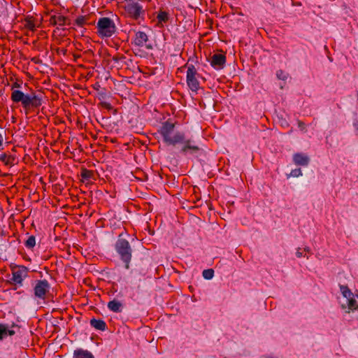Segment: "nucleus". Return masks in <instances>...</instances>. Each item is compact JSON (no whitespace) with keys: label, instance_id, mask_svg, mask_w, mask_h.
Segmentation results:
<instances>
[{"label":"nucleus","instance_id":"2eb2a0df","mask_svg":"<svg viewBox=\"0 0 358 358\" xmlns=\"http://www.w3.org/2000/svg\"><path fill=\"white\" fill-rule=\"evenodd\" d=\"M74 358H94L92 354L87 350H77L74 352Z\"/></svg>","mask_w":358,"mask_h":358},{"label":"nucleus","instance_id":"dca6fc26","mask_svg":"<svg viewBox=\"0 0 358 358\" xmlns=\"http://www.w3.org/2000/svg\"><path fill=\"white\" fill-rule=\"evenodd\" d=\"M90 324L93 327L99 330H104L106 328V323L101 320L92 319Z\"/></svg>","mask_w":358,"mask_h":358},{"label":"nucleus","instance_id":"1a4fd4ad","mask_svg":"<svg viewBox=\"0 0 358 358\" xmlns=\"http://www.w3.org/2000/svg\"><path fill=\"white\" fill-rule=\"evenodd\" d=\"M197 71L194 65L191 64L187 66L186 80L189 88L196 92L199 89V82L197 78Z\"/></svg>","mask_w":358,"mask_h":358},{"label":"nucleus","instance_id":"cd10ccee","mask_svg":"<svg viewBox=\"0 0 358 358\" xmlns=\"http://www.w3.org/2000/svg\"><path fill=\"white\" fill-rule=\"evenodd\" d=\"M3 136L0 134V147L3 145Z\"/></svg>","mask_w":358,"mask_h":358},{"label":"nucleus","instance_id":"6ab92c4d","mask_svg":"<svg viewBox=\"0 0 358 358\" xmlns=\"http://www.w3.org/2000/svg\"><path fill=\"white\" fill-rule=\"evenodd\" d=\"M276 76L278 79L285 81L288 78L289 74L282 70H278L276 71Z\"/></svg>","mask_w":358,"mask_h":358},{"label":"nucleus","instance_id":"a878e982","mask_svg":"<svg viewBox=\"0 0 358 358\" xmlns=\"http://www.w3.org/2000/svg\"><path fill=\"white\" fill-rule=\"evenodd\" d=\"M56 16L57 15H53L50 17V22L53 24H56Z\"/></svg>","mask_w":358,"mask_h":358},{"label":"nucleus","instance_id":"f8f14e48","mask_svg":"<svg viewBox=\"0 0 358 358\" xmlns=\"http://www.w3.org/2000/svg\"><path fill=\"white\" fill-rule=\"evenodd\" d=\"M293 162L297 166H306L310 162V158L304 153H296L293 155Z\"/></svg>","mask_w":358,"mask_h":358},{"label":"nucleus","instance_id":"aec40b11","mask_svg":"<svg viewBox=\"0 0 358 358\" xmlns=\"http://www.w3.org/2000/svg\"><path fill=\"white\" fill-rule=\"evenodd\" d=\"M36 245V238L34 236H31L25 242V246L28 248H32Z\"/></svg>","mask_w":358,"mask_h":358},{"label":"nucleus","instance_id":"ddd939ff","mask_svg":"<svg viewBox=\"0 0 358 358\" xmlns=\"http://www.w3.org/2000/svg\"><path fill=\"white\" fill-rule=\"evenodd\" d=\"M108 308L113 312L120 313L122 310V303L115 299H113L108 303Z\"/></svg>","mask_w":358,"mask_h":358},{"label":"nucleus","instance_id":"4be33fe9","mask_svg":"<svg viewBox=\"0 0 358 358\" xmlns=\"http://www.w3.org/2000/svg\"><path fill=\"white\" fill-rule=\"evenodd\" d=\"M92 172L87 169H84L81 172V176L83 178V180L85 181L89 180L92 178Z\"/></svg>","mask_w":358,"mask_h":358},{"label":"nucleus","instance_id":"9d476101","mask_svg":"<svg viewBox=\"0 0 358 358\" xmlns=\"http://www.w3.org/2000/svg\"><path fill=\"white\" fill-rule=\"evenodd\" d=\"M148 37L145 32L138 31L135 34L134 43L136 45L139 47L145 46L147 49L150 50L152 46L150 44H147Z\"/></svg>","mask_w":358,"mask_h":358},{"label":"nucleus","instance_id":"5701e85b","mask_svg":"<svg viewBox=\"0 0 358 358\" xmlns=\"http://www.w3.org/2000/svg\"><path fill=\"white\" fill-rule=\"evenodd\" d=\"M301 176H302V171H301V169H295L291 171L289 177L292 176V177L297 178Z\"/></svg>","mask_w":358,"mask_h":358},{"label":"nucleus","instance_id":"7ed1b4c3","mask_svg":"<svg viewBox=\"0 0 358 358\" xmlns=\"http://www.w3.org/2000/svg\"><path fill=\"white\" fill-rule=\"evenodd\" d=\"M342 298L339 299V304L342 310L346 313L358 310V301L353 292L345 285H340Z\"/></svg>","mask_w":358,"mask_h":358},{"label":"nucleus","instance_id":"0eeeda50","mask_svg":"<svg viewBox=\"0 0 358 358\" xmlns=\"http://www.w3.org/2000/svg\"><path fill=\"white\" fill-rule=\"evenodd\" d=\"M50 289V285L46 280H36L33 289L35 299L44 300Z\"/></svg>","mask_w":358,"mask_h":358},{"label":"nucleus","instance_id":"412c9836","mask_svg":"<svg viewBox=\"0 0 358 358\" xmlns=\"http://www.w3.org/2000/svg\"><path fill=\"white\" fill-rule=\"evenodd\" d=\"M203 277L206 280H210L214 276V271L213 269H206L203 271Z\"/></svg>","mask_w":358,"mask_h":358},{"label":"nucleus","instance_id":"f3484780","mask_svg":"<svg viewBox=\"0 0 358 358\" xmlns=\"http://www.w3.org/2000/svg\"><path fill=\"white\" fill-rule=\"evenodd\" d=\"M168 19V13L165 11H160L157 15V20L159 23L166 22Z\"/></svg>","mask_w":358,"mask_h":358},{"label":"nucleus","instance_id":"20e7f679","mask_svg":"<svg viewBox=\"0 0 358 358\" xmlns=\"http://www.w3.org/2000/svg\"><path fill=\"white\" fill-rule=\"evenodd\" d=\"M115 249L124 262L125 268L129 269L132 257V249L129 241L123 237L122 234L119 235L115 245Z\"/></svg>","mask_w":358,"mask_h":358},{"label":"nucleus","instance_id":"393cba45","mask_svg":"<svg viewBox=\"0 0 358 358\" xmlns=\"http://www.w3.org/2000/svg\"><path fill=\"white\" fill-rule=\"evenodd\" d=\"M296 255L297 257L300 258L301 257H303V252L300 250V249H298L296 252Z\"/></svg>","mask_w":358,"mask_h":358},{"label":"nucleus","instance_id":"f03ea898","mask_svg":"<svg viewBox=\"0 0 358 358\" xmlns=\"http://www.w3.org/2000/svg\"><path fill=\"white\" fill-rule=\"evenodd\" d=\"M11 100L15 103L20 102L24 108H38L42 104L41 94L31 92L25 94L22 91L12 89Z\"/></svg>","mask_w":358,"mask_h":358},{"label":"nucleus","instance_id":"6e6552de","mask_svg":"<svg viewBox=\"0 0 358 358\" xmlns=\"http://www.w3.org/2000/svg\"><path fill=\"white\" fill-rule=\"evenodd\" d=\"M124 7L127 13L134 19H138L144 13L142 5L135 0L127 1Z\"/></svg>","mask_w":358,"mask_h":358},{"label":"nucleus","instance_id":"b1692460","mask_svg":"<svg viewBox=\"0 0 358 358\" xmlns=\"http://www.w3.org/2000/svg\"><path fill=\"white\" fill-rule=\"evenodd\" d=\"M86 22V17L84 16H79L76 20V24L79 26L82 27Z\"/></svg>","mask_w":358,"mask_h":358},{"label":"nucleus","instance_id":"4468645a","mask_svg":"<svg viewBox=\"0 0 358 358\" xmlns=\"http://www.w3.org/2000/svg\"><path fill=\"white\" fill-rule=\"evenodd\" d=\"M15 334V331L13 330H10L8 329L7 325L0 324V339L2 340L8 335L13 336Z\"/></svg>","mask_w":358,"mask_h":358},{"label":"nucleus","instance_id":"9b49d317","mask_svg":"<svg viewBox=\"0 0 358 358\" xmlns=\"http://www.w3.org/2000/svg\"><path fill=\"white\" fill-rule=\"evenodd\" d=\"M225 62L226 57L222 54H214L210 59L211 66L217 70L223 69Z\"/></svg>","mask_w":358,"mask_h":358},{"label":"nucleus","instance_id":"f257e3e1","mask_svg":"<svg viewBox=\"0 0 358 358\" xmlns=\"http://www.w3.org/2000/svg\"><path fill=\"white\" fill-rule=\"evenodd\" d=\"M173 129L174 124L173 123L166 122L162 124L160 129V134L165 143L173 145L177 143L182 144L183 146L181 151L184 153L194 154L199 151V147L195 145L191 140H186L183 133H174Z\"/></svg>","mask_w":358,"mask_h":358},{"label":"nucleus","instance_id":"39448f33","mask_svg":"<svg viewBox=\"0 0 358 358\" xmlns=\"http://www.w3.org/2000/svg\"><path fill=\"white\" fill-rule=\"evenodd\" d=\"M98 32L103 37H110L115 31V26L108 17H101L97 22Z\"/></svg>","mask_w":358,"mask_h":358},{"label":"nucleus","instance_id":"c85d7f7f","mask_svg":"<svg viewBox=\"0 0 358 358\" xmlns=\"http://www.w3.org/2000/svg\"><path fill=\"white\" fill-rule=\"evenodd\" d=\"M19 85L17 83H15L14 87H18Z\"/></svg>","mask_w":358,"mask_h":358},{"label":"nucleus","instance_id":"bb28decb","mask_svg":"<svg viewBox=\"0 0 358 358\" xmlns=\"http://www.w3.org/2000/svg\"><path fill=\"white\" fill-rule=\"evenodd\" d=\"M299 127L303 130L305 129V124L302 122H299Z\"/></svg>","mask_w":358,"mask_h":358},{"label":"nucleus","instance_id":"423d86ee","mask_svg":"<svg viewBox=\"0 0 358 358\" xmlns=\"http://www.w3.org/2000/svg\"><path fill=\"white\" fill-rule=\"evenodd\" d=\"M28 276V269L25 266H17L12 271L10 283L15 286V289L22 286L24 280Z\"/></svg>","mask_w":358,"mask_h":358},{"label":"nucleus","instance_id":"a211bd4d","mask_svg":"<svg viewBox=\"0 0 358 358\" xmlns=\"http://www.w3.org/2000/svg\"><path fill=\"white\" fill-rule=\"evenodd\" d=\"M67 20L68 19L66 17L59 15L56 16V25L64 26L66 24H69Z\"/></svg>","mask_w":358,"mask_h":358}]
</instances>
